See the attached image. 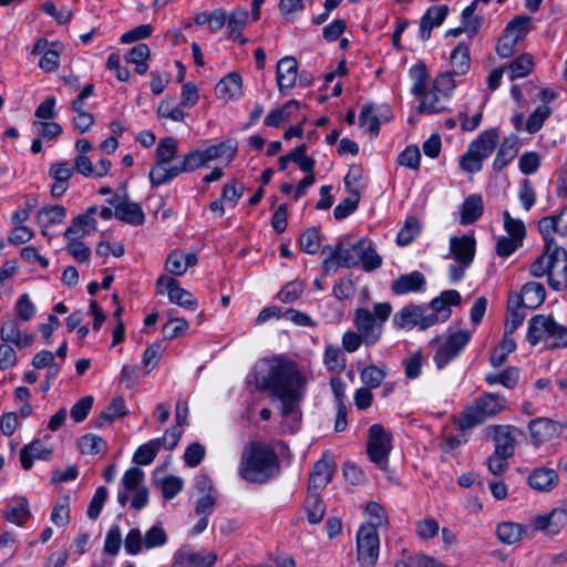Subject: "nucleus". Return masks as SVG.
I'll use <instances>...</instances> for the list:
<instances>
[{"label": "nucleus", "mask_w": 567, "mask_h": 567, "mask_svg": "<svg viewBox=\"0 0 567 567\" xmlns=\"http://www.w3.org/2000/svg\"><path fill=\"white\" fill-rule=\"evenodd\" d=\"M425 358L421 351H415L403 361L404 374L408 379L414 380L421 375Z\"/></svg>", "instance_id": "69168bd1"}, {"label": "nucleus", "mask_w": 567, "mask_h": 567, "mask_svg": "<svg viewBox=\"0 0 567 567\" xmlns=\"http://www.w3.org/2000/svg\"><path fill=\"white\" fill-rule=\"evenodd\" d=\"M179 142L174 136L161 138L155 150V162L148 173L152 187L168 184L179 176L177 159Z\"/></svg>", "instance_id": "20e7f679"}, {"label": "nucleus", "mask_w": 567, "mask_h": 567, "mask_svg": "<svg viewBox=\"0 0 567 567\" xmlns=\"http://www.w3.org/2000/svg\"><path fill=\"white\" fill-rule=\"evenodd\" d=\"M546 297V291L540 282L529 281L525 284L519 293H513L511 299L512 307L520 306L527 309H536L539 307Z\"/></svg>", "instance_id": "aec40b11"}, {"label": "nucleus", "mask_w": 567, "mask_h": 567, "mask_svg": "<svg viewBox=\"0 0 567 567\" xmlns=\"http://www.w3.org/2000/svg\"><path fill=\"white\" fill-rule=\"evenodd\" d=\"M527 427L535 445L548 442L560 434V424L548 417H536L529 421Z\"/></svg>", "instance_id": "5701e85b"}, {"label": "nucleus", "mask_w": 567, "mask_h": 567, "mask_svg": "<svg viewBox=\"0 0 567 567\" xmlns=\"http://www.w3.org/2000/svg\"><path fill=\"white\" fill-rule=\"evenodd\" d=\"M528 484L535 491L550 492L558 484V475L553 468L539 467L529 474Z\"/></svg>", "instance_id": "72a5a7b5"}, {"label": "nucleus", "mask_w": 567, "mask_h": 567, "mask_svg": "<svg viewBox=\"0 0 567 567\" xmlns=\"http://www.w3.org/2000/svg\"><path fill=\"white\" fill-rule=\"evenodd\" d=\"M392 324L398 330H426L433 326V320L427 317L424 306L409 303L394 313Z\"/></svg>", "instance_id": "9b49d317"}, {"label": "nucleus", "mask_w": 567, "mask_h": 567, "mask_svg": "<svg viewBox=\"0 0 567 567\" xmlns=\"http://www.w3.org/2000/svg\"><path fill=\"white\" fill-rule=\"evenodd\" d=\"M420 99V113L435 114L443 112L447 109L449 100L443 94L437 93L433 87L431 91H425L424 94L417 96Z\"/></svg>", "instance_id": "4c0bfd02"}, {"label": "nucleus", "mask_w": 567, "mask_h": 567, "mask_svg": "<svg viewBox=\"0 0 567 567\" xmlns=\"http://www.w3.org/2000/svg\"><path fill=\"white\" fill-rule=\"evenodd\" d=\"M151 56V50L147 44L138 43L134 45L125 55L127 63L135 65V71L138 74H145L148 70L147 60Z\"/></svg>", "instance_id": "a19ab883"}, {"label": "nucleus", "mask_w": 567, "mask_h": 567, "mask_svg": "<svg viewBox=\"0 0 567 567\" xmlns=\"http://www.w3.org/2000/svg\"><path fill=\"white\" fill-rule=\"evenodd\" d=\"M486 435L492 437L495 450L499 455L513 456L515 452L516 436L522 431L514 425H489L485 429Z\"/></svg>", "instance_id": "4468645a"}, {"label": "nucleus", "mask_w": 567, "mask_h": 567, "mask_svg": "<svg viewBox=\"0 0 567 567\" xmlns=\"http://www.w3.org/2000/svg\"><path fill=\"white\" fill-rule=\"evenodd\" d=\"M421 153L416 145L406 146L398 156V164L410 169L420 168Z\"/></svg>", "instance_id": "774afa93"}, {"label": "nucleus", "mask_w": 567, "mask_h": 567, "mask_svg": "<svg viewBox=\"0 0 567 567\" xmlns=\"http://www.w3.org/2000/svg\"><path fill=\"white\" fill-rule=\"evenodd\" d=\"M299 110V102L296 100L288 101L279 109L270 111L264 123L266 126L278 127L281 123L287 122L291 118L292 112Z\"/></svg>", "instance_id": "c03bdc74"}, {"label": "nucleus", "mask_w": 567, "mask_h": 567, "mask_svg": "<svg viewBox=\"0 0 567 567\" xmlns=\"http://www.w3.org/2000/svg\"><path fill=\"white\" fill-rule=\"evenodd\" d=\"M420 231L419 219L414 216H409L396 235V244L401 247L410 245L420 235Z\"/></svg>", "instance_id": "09e8293b"}, {"label": "nucleus", "mask_w": 567, "mask_h": 567, "mask_svg": "<svg viewBox=\"0 0 567 567\" xmlns=\"http://www.w3.org/2000/svg\"><path fill=\"white\" fill-rule=\"evenodd\" d=\"M392 445L391 435L381 424H373L369 429L367 452L371 462L382 464L388 461Z\"/></svg>", "instance_id": "ddd939ff"}, {"label": "nucleus", "mask_w": 567, "mask_h": 567, "mask_svg": "<svg viewBox=\"0 0 567 567\" xmlns=\"http://www.w3.org/2000/svg\"><path fill=\"white\" fill-rule=\"evenodd\" d=\"M166 543L167 534L161 525H153L144 535L145 550L164 546Z\"/></svg>", "instance_id": "338daca9"}, {"label": "nucleus", "mask_w": 567, "mask_h": 567, "mask_svg": "<svg viewBox=\"0 0 567 567\" xmlns=\"http://www.w3.org/2000/svg\"><path fill=\"white\" fill-rule=\"evenodd\" d=\"M503 221L504 229L508 234V237L523 243L524 238L526 237V228L524 221L519 218L512 217L507 210L503 212Z\"/></svg>", "instance_id": "4d7b16f0"}, {"label": "nucleus", "mask_w": 567, "mask_h": 567, "mask_svg": "<svg viewBox=\"0 0 567 567\" xmlns=\"http://www.w3.org/2000/svg\"><path fill=\"white\" fill-rule=\"evenodd\" d=\"M107 203L114 208V216L117 219L132 226H140L144 223L145 214L138 204L118 195L107 199Z\"/></svg>", "instance_id": "a211bd4d"}, {"label": "nucleus", "mask_w": 567, "mask_h": 567, "mask_svg": "<svg viewBox=\"0 0 567 567\" xmlns=\"http://www.w3.org/2000/svg\"><path fill=\"white\" fill-rule=\"evenodd\" d=\"M556 320L551 316L535 315L528 321L526 339L530 346L544 342L546 347L550 341L554 332Z\"/></svg>", "instance_id": "6ab92c4d"}, {"label": "nucleus", "mask_w": 567, "mask_h": 567, "mask_svg": "<svg viewBox=\"0 0 567 567\" xmlns=\"http://www.w3.org/2000/svg\"><path fill=\"white\" fill-rule=\"evenodd\" d=\"M0 339L2 342L11 343L17 348H27L31 346L33 337L23 332L17 320L10 319L2 322L0 327Z\"/></svg>", "instance_id": "c756f323"}, {"label": "nucleus", "mask_w": 567, "mask_h": 567, "mask_svg": "<svg viewBox=\"0 0 567 567\" xmlns=\"http://www.w3.org/2000/svg\"><path fill=\"white\" fill-rule=\"evenodd\" d=\"M248 383L257 390L270 391L272 398L280 400L285 417L295 412L302 396V375L292 362L282 358L259 360L248 375Z\"/></svg>", "instance_id": "f257e3e1"}, {"label": "nucleus", "mask_w": 567, "mask_h": 567, "mask_svg": "<svg viewBox=\"0 0 567 567\" xmlns=\"http://www.w3.org/2000/svg\"><path fill=\"white\" fill-rule=\"evenodd\" d=\"M365 240L354 241L340 240L336 246H324L322 251H329V256L323 260L322 267L326 272L337 270L338 267L352 268L360 264L361 254H363Z\"/></svg>", "instance_id": "6e6552de"}, {"label": "nucleus", "mask_w": 567, "mask_h": 567, "mask_svg": "<svg viewBox=\"0 0 567 567\" xmlns=\"http://www.w3.org/2000/svg\"><path fill=\"white\" fill-rule=\"evenodd\" d=\"M476 254V239L473 234L452 236L450 238V255L456 262L471 266Z\"/></svg>", "instance_id": "4be33fe9"}, {"label": "nucleus", "mask_w": 567, "mask_h": 567, "mask_svg": "<svg viewBox=\"0 0 567 567\" xmlns=\"http://www.w3.org/2000/svg\"><path fill=\"white\" fill-rule=\"evenodd\" d=\"M530 30V18L518 16L508 22L505 33L516 40L523 39Z\"/></svg>", "instance_id": "0e129e2a"}, {"label": "nucleus", "mask_w": 567, "mask_h": 567, "mask_svg": "<svg viewBox=\"0 0 567 567\" xmlns=\"http://www.w3.org/2000/svg\"><path fill=\"white\" fill-rule=\"evenodd\" d=\"M519 148V137L516 134H511L509 136L505 137L501 143L496 156L493 161L494 171H503L516 157Z\"/></svg>", "instance_id": "473e14b6"}, {"label": "nucleus", "mask_w": 567, "mask_h": 567, "mask_svg": "<svg viewBox=\"0 0 567 567\" xmlns=\"http://www.w3.org/2000/svg\"><path fill=\"white\" fill-rule=\"evenodd\" d=\"M79 449L83 454L95 455L106 451L107 443L99 435L85 434L78 442Z\"/></svg>", "instance_id": "603ef678"}, {"label": "nucleus", "mask_w": 567, "mask_h": 567, "mask_svg": "<svg viewBox=\"0 0 567 567\" xmlns=\"http://www.w3.org/2000/svg\"><path fill=\"white\" fill-rule=\"evenodd\" d=\"M380 539L374 525H362L357 532V559L360 567H374L379 558Z\"/></svg>", "instance_id": "9d476101"}, {"label": "nucleus", "mask_w": 567, "mask_h": 567, "mask_svg": "<svg viewBox=\"0 0 567 567\" xmlns=\"http://www.w3.org/2000/svg\"><path fill=\"white\" fill-rule=\"evenodd\" d=\"M66 217V208L62 205H52L42 207L37 214V220L40 227L49 228L62 224Z\"/></svg>", "instance_id": "58836bf2"}, {"label": "nucleus", "mask_w": 567, "mask_h": 567, "mask_svg": "<svg viewBox=\"0 0 567 567\" xmlns=\"http://www.w3.org/2000/svg\"><path fill=\"white\" fill-rule=\"evenodd\" d=\"M301 250L309 255H315L321 246L320 234L316 227L306 229L299 238Z\"/></svg>", "instance_id": "bf43d9fd"}, {"label": "nucleus", "mask_w": 567, "mask_h": 567, "mask_svg": "<svg viewBox=\"0 0 567 567\" xmlns=\"http://www.w3.org/2000/svg\"><path fill=\"white\" fill-rule=\"evenodd\" d=\"M280 462L275 451L266 444L252 442L241 454L239 475L247 482L264 484L279 474Z\"/></svg>", "instance_id": "f03ea898"}, {"label": "nucleus", "mask_w": 567, "mask_h": 567, "mask_svg": "<svg viewBox=\"0 0 567 567\" xmlns=\"http://www.w3.org/2000/svg\"><path fill=\"white\" fill-rule=\"evenodd\" d=\"M51 522L58 527L66 526L70 522V497H61L53 506Z\"/></svg>", "instance_id": "13d9d810"}, {"label": "nucleus", "mask_w": 567, "mask_h": 567, "mask_svg": "<svg viewBox=\"0 0 567 567\" xmlns=\"http://www.w3.org/2000/svg\"><path fill=\"white\" fill-rule=\"evenodd\" d=\"M535 68L534 58L529 53H523L516 56L508 65V78L514 81L529 75Z\"/></svg>", "instance_id": "79ce46f5"}, {"label": "nucleus", "mask_w": 567, "mask_h": 567, "mask_svg": "<svg viewBox=\"0 0 567 567\" xmlns=\"http://www.w3.org/2000/svg\"><path fill=\"white\" fill-rule=\"evenodd\" d=\"M157 293L167 292L171 302L178 305L185 309L195 310L197 300L193 293L182 288L178 281L168 276H161L156 281Z\"/></svg>", "instance_id": "2eb2a0df"}, {"label": "nucleus", "mask_w": 567, "mask_h": 567, "mask_svg": "<svg viewBox=\"0 0 567 567\" xmlns=\"http://www.w3.org/2000/svg\"><path fill=\"white\" fill-rule=\"evenodd\" d=\"M518 379V370L514 367H508L499 373H488L485 375V381L488 385L502 384L507 389L515 388Z\"/></svg>", "instance_id": "de8ad7c7"}, {"label": "nucleus", "mask_w": 567, "mask_h": 567, "mask_svg": "<svg viewBox=\"0 0 567 567\" xmlns=\"http://www.w3.org/2000/svg\"><path fill=\"white\" fill-rule=\"evenodd\" d=\"M73 174L74 167L70 162H59L50 166L49 176L54 181L50 188L52 197L60 198L65 194Z\"/></svg>", "instance_id": "b1692460"}, {"label": "nucleus", "mask_w": 567, "mask_h": 567, "mask_svg": "<svg viewBox=\"0 0 567 567\" xmlns=\"http://www.w3.org/2000/svg\"><path fill=\"white\" fill-rule=\"evenodd\" d=\"M323 362L328 370H342L346 365V358L339 347L330 344L326 347Z\"/></svg>", "instance_id": "052dcab7"}, {"label": "nucleus", "mask_w": 567, "mask_h": 567, "mask_svg": "<svg viewBox=\"0 0 567 567\" xmlns=\"http://www.w3.org/2000/svg\"><path fill=\"white\" fill-rule=\"evenodd\" d=\"M549 257V286L554 290L567 287V251L556 241L547 244Z\"/></svg>", "instance_id": "f8f14e48"}, {"label": "nucleus", "mask_w": 567, "mask_h": 567, "mask_svg": "<svg viewBox=\"0 0 567 567\" xmlns=\"http://www.w3.org/2000/svg\"><path fill=\"white\" fill-rule=\"evenodd\" d=\"M550 114L551 110L548 105L542 104L537 106L528 116L525 123V130L529 134L537 133L543 127L544 122L549 117Z\"/></svg>", "instance_id": "864d4df0"}, {"label": "nucleus", "mask_w": 567, "mask_h": 567, "mask_svg": "<svg viewBox=\"0 0 567 567\" xmlns=\"http://www.w3.org/2000/svg\"><path fill=\"white\" fill-rule=\"evenodd\" d=\"M496 535L503 544H514L520 539L522 526L511 522L501 523L496 527Z\"/></svg>", "instance_id": "6e6d98bb"}, {"label": "nucleus", "mask_w": 567, "mask_h": 567, "mask_svg": "<svg viewBox=\"0 0 567 567\" xmlns=\"http://www.w3.org/2000/svg\"><path fill=\"white\" fill-rule=\"evenodd\" d=\"M241 92L243 80L236 72H231L224 76L215 87L217 97L225 101L238 99L241 95Z\"/></svg>", "instance_id": "f704fd0d"}, {"label": "nucleus", "mask_w": 567, "mask_h": 567, "mask_svg": "<svg viewBox=\"0 0 567 567\" xmlns=\"http://www.w3.org/2000/svg\"><path fill=\"white\" fill-rule=\"evenodd\" d=\"M386 377L385 367L370 364L361 370L360 378L367 388H379Z\"/></svg>", "instance_id": "3c124183"}, {"label": "nucleus", "mask_w": 567, "mask_h": 567, "mask_svg": "<svg viewBox=\"0 0 567 567\" xmlns=\"http://www.w3.org/2000/svg\"><path fill=\"white\" fill-rule=\"evenodd\" d=\"M182 105H175L171 99H164L159 102L157 114L159 117L169 118L174 122H183L185 113Z\"/></svg>", "instance_id": "680f3d73"}, {"label": "nucleus", "mask_w": 567, "mask_h": 567, "mask_svg": "<svg viewBox=\"0 0 567 567\" xmlns=\"http://www.w3.org/2000/svg\"><path fill=\"white\" fill-rule=\"evenodd\" d=\"M32 516L30 505L24 496H16L9 499L3 518L17 526H23Z\"/></svg>", "instance_id": "cd10ccee"}, {"label": "nucleus", "mask_w": 567, "mask_h": 567, "mask_svg": "<svg viewBox=\"0 0 567 567\" xmlns=\"http://www.w3.org/2000/svg\"><path fill=\"white\" fill-rule=\"evenodd\" d=\"M499 132L497 128H488L481 132L472 141L467 151L460 158V167L466 173H478L483 168V161L488 158L499 143Z\"/></svg>", "instance_id": "0eeeda50"}, {"label": "nucleus", "mask_w": 567, "mask_h": 567, "mask_svg": "<svg viewBox=\"0 0 567 567\" xmlns=\"http://www.w3.org/2000/svg\"><path fill=\"white\" fill-rule=\"evenodd\" d=\"M426 280L422 272L415 270L406 275H401L391 282V291L394 295L402 296L408 293L421 292L425 289Z\"/></svg>", "instance_id": "bb28decb"}, {"label": "nucleus", "mask_w": 567, "mask_h": 567, "mask_svg": "<svg viewBox=\"0 0 567 567\" xmlns=\"http://www.w3.org/2000/svg\"><path fill=\"white\" fill-rule=\"evenodd\" d=\"M508 406L507 399L499 393L484 392L475 399L473 405L465 408L456 417L458 430L466 431L497 416Z\"/></svg>", "instance_id": "7ed1b4c3"}, {"label": "nucleus", "mask_w": 567, "mask_h": 567, "mask_svg": "<svg viewBox=\"0 0 567 567\" xmlns=\"http://www.w3.org/2000/svg\"><path fill=\"white\" fill-rule=\"evenodd\" d=\"M305 509L310 524L316 525L322 520L326 514V505L320 498L318 491L309 489L305 501Z\"/></svg>", "instance_id": "ea45409f"}, {"label": "nucleus", "mask_w": 567, "mask_h": 567, "mask_svg": "<svg viewBox=\"0 0 567 567\" xmlns=\"http://www.w3.org/2000/svg\"><path fill=\"white\" fill-rule=\"evenodd\" d=\"M350 196L340 202L333 210L336 219L341 220L350 216L358 207L360 200V190L350 189Z\"/></svg>", "instance_id": "5fc2aeb1"}, {"label": "nucleus", "mask_w": 567, "mask_h": 567, "mask_svg": "<svg viewBox=\"0 0 567 567\" xmlns=\"http://www.w3.org/2000/svg\"><path fill=\"white\" fill-rule=\"evenodd\" d=\"M144 472L138 467H130L125 471L121 485L122 489L118 491L117 502L121 506H125L130 501L128 492L143 487Z\"/></svg>", "instance_id": "c9c22d12"}, {"label": "nucleus", "mask_w": 567, "mask_h": 567, "mask_svg": "<svg viewBox=\"0 0 567 567\" xmlns=\"http://www.w3.org/2000/svg\"><path fill=\"white\" fill-rule=\"evenodd\" d=\"M409 75L412 80L411 93L416 97L424 94L429 82V73L425 64L417 63L412 65L409 70Z\"/></svg>", "instance_id": "a18cd8bd"}, {"label": "nucleus", "mask_w": 567, "mask_h": 567, "mask_svg": "<svg viewBox=\"0 0 567 567\" xmlns=\"http://www.w3.org/2000/svg\"><path fill=\"white\" fill-rule=\"evenodd\" d=\"M538 230L544 241H555L554 234L567 236V204L557 214L545 216L538 220Z\"/></svg>", "instance_id": "412c9836"}, {"label": "nucleus", "mask_w": 567, "mask_h": 567, "mask_svg": "<svg viewBox=\"0 0 567 567\" xmlns=\"http://www.w3.org/2000/svg\"><path fill=\"white\" fill-rule=\"evenodd\" d=\"M236 152L237 145L230 140L209 145L206 148L189 150L179 159V175L208 166L210 162L216 159L225 158L229 162L233 159Z\"/></svg>", "instance_id": "423d86ee"}, {"label": "nucleus", "mask_w": 567, "mask_h": 567, "mask_svg": "<svg viewBox=\"0 0 567 567\" xmlns=\"http://www.w3.org/2000/svg\"><path fill=\"white\" fill-rule=\"evenodd\" d=\"M52 453L53 451L50 444L41 440H33L20 452L21 466L28 471L32 467L34 460L48 461L52 456Z\"/></svg>", "instance_id": "c85d7f7f"}, {"label": "nucleus", "mask_w": 567, "mask_h": 567, "mask_svg": "<svg viewBox=\"0 0 567 567\" xmlns=\"http://www.w3.org/2000/svg\"><path fill=\"white\" fill-rule=\"evenodd\" d=\"M297 75L298 62L293 56L287 55L278 61L276 80L281 94H287L296 85Z\"/></svg>", "instance_id": "393cba45"}, {"label": "nucleus", "mask_w": 567, "mask_h": 567, "mask_svg": "<svg viewBox=\"0 0 567 567\" xmlns=\"http://www.w3.org/2000/svg\"><path fill=\"white\" fill-rule=\"evenodd\" d=\"M461 302V295L456 290H445L439 297L434 298L427 306V317L433 320V326L445 322L452 313L451 306H456Z\"/></svg>", "instance_id": "f3484780"}, {"label": "nucleus", "mask_w": 567, "mask_h": 567, "mask_svg": "<svg viewBox=\"0 0 567 567\" xmlns=\"http://www.w3.org/2000/svg\"><path fill=\"white\" fill-rule=\"evenodd\" d=\"M449 12L447 6L430 7L420 20L419 37L426 41L431 37V31L440 27Z\"/></svg>", "instance_id": "2f4dec72"}, {"label": "nucleus", "mask_w": 567, "mask_h": 567, "mask_svg": "<svg viewBox=\"0 0 567 567\" xmlns=\"http://www.w3.org/2000/svg\"><path fill=\"white\" fill-rule=\"evenodd\" d=\"M472 333L467 330L449 332L432 340L435 346L433 361L439 370L445 368L454 360L471 341Z\"/></svg>", "instance_id": "1a4fd4ad"}, {"label": "nucleus", "mask_w": 567, "mask_h": 567, "mask_svg": "<svg viewBox=\"0 0 567 567\" xmlns=\"http://www.w3.org/2000/svg\"><path fill=\"white\" fill-rule=\"evenodd\" d=\"M334 472V463L330 456L324 454L318 460L309 478V489H323L332 480Z\"/></svg>", "instance_id": "a878e982"}, {"label": "nucleus", "mask_w": 567, "mask_h": 567, "mask_svg": "<svg viewBox=\"0 0 567 567\" xmlns=\"http://www.w3.org/2000/svg\"><path fill=\"white\" fill-rule=\"evenodd\" d=\"M390 302H377L372 309L360 307L354 310L353 326L367 339V348L377 344L383 334V327L392 313Z\"/></svg>", "instance_id": "39448f33"}, {"label": "nucleus", "mask_w": 567, "mask_h": 567, "mask_svg": "<svg viewBox=\"0 0 567 567\" xmlns=\"http://www.w3.org/2000/svg\"><path fill=\"white\" fill-rule=\"evenodd\" d=\"M461 218L462 225H470L475 223L484 210L483 198L480 194H472L467 196L461 205Z\"/></svg>", "instance_id": "e433bc0d"}, {"label": "nucleus", "mask_w": 567, "mask_h": 567, "mask_svg": "<svg viewBox=\"0 0 567 567\" xmlns=\"http://www.w3.org/2000/svg\"><path fill=\"white\" fill-rule=\"evenodd\" d=\"M291 162L297 164L303 173H311L315 169L316 161L307 155V145L301 144L290 152Z\"/></svg>", "instance_id": "e2e57ef3"}, {"label": "nucleus", "mask_w": 567, "mask_h": 567, "mask_svg": "<svg viewBox=\"0 0 567 567\" xmlns=\"http://www.w3.org/2000/svg\"><path fill=\"white\" fill-rule=\"evenodd\" d=\"M216 554L206 549L195 550L190 545L179 547L173 556V567H213Z\"/></svg>", "instance_id": "dca6fc26"}, {"label": "nucleus", "mask_w": 567, "mask_h": 567, "mask_svg": "<svg viewBox=\"0 0 567 567\" xmlns=\"http://www.w3.org/2000/svg\"><path fill=\"white\" fill-rule=\"evenodd\" d=\"M452 72L456 75H464L471 66L470 48L461 42L451 52Z\"/></svg>", "instance_id": "37998d69"}, {"label": "nucleus", "mask_w": 567, "mask_h": 567, "mask_svg": "<svg viewBox=\"0 0 567 567\" xmlns=\"http://www.w3.org/2000/svg\"><path fill=\"white\" fill-rule=\"evenodd\" d=\"M249 13L244 8H236L227 14V38L237 41L240 45L248 42V39L243 35V30L248 22Z\"/></svg>", "instance_id": "7c9ffc66"}, {"label": "nucleus", "mask_w": 567, "mask_h": 567, "mask_svg": "<svg viewBox=\"0 0 567 567\" xmlns=\"http://www.w3.org/2000/svg\"><path fill=\"white\" fill-rule=\"evenodd\" d=\"M564 520L565 514L563 512L554 511L548 515L536 517L534 526L536 529L543 530L547 534H557Z\"/></svg>", "instance_id": "49530a36"}, {"label": "nucleus", "mask_w": 567, "mask_h": 567, "mask_svg": "<svg viewBox=\"0 0 567 567\" xmlns=\"http://www.w3.org/2000/svg\"><path fill=\"white\" fill-rule=\"evenodd\" d=\"M161 450V440H151L138 446L133 456V462L137 465L151 464Z\"/></svg>", "instance_id": "8fccbe9b"}]
</instances>
